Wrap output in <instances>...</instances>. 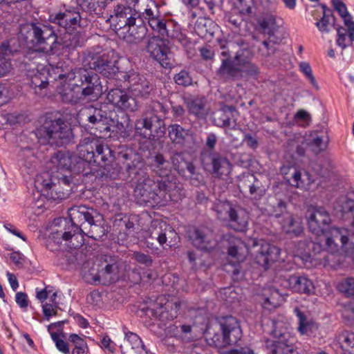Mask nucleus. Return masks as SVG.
<instances>
[{
	"label": "nucleus",
	"instance_id": "nucleus-29",
	"mask_svg": "<svg viewBox=\"0 0 354 354\" xmlns=\"http://www.w3.org/2000/svg\"><path fill=\"white\" fill-rule=\"evenodd\" d=\"M98 222V220L95 221V219H93V222H91V223L86 226H84L82 229L84 230V232H79L78 233V236H80L81 240L77 241V243L74 242L75 240H72V242H70L71 245L77 248L83 244L82 233L94 240L104 241L106 238L107 230L105 229L104 223H97Z\"/></svg>",
	"mask_w": 354,
	"mask_h": 354
},
{
	"label": "nucleus",
	"instance_id": "nucleus-55",
	"mask_svg": "<svg viewBox=\"0 0 354 354\" xmlns=\"http://www.w3.org/2000/svg\"><path fill=\"white\" fill-rule=\"evenodd\" d=\"M277 50L275 44L269 39L261 42L258 48L259 55L264 58L273 55Z\"/></svg>",
	"mask_w": 354,
	"mask_h": 354
},
{
	"label": "nucleus",
	"instance_id": "nucleus-13",
	"mask_svg": "<svg viewBox=\"0 0 354 354\" xmlns=\"http://www.w3.org/2000/svg\"><path fill=\"white\" fill-rule=\"evenodd\" d=\"M201 164L206 171L218 178L227 176L232 169V165L227 158L216 151L202 153Z\"/></svg>",
	"mask_w": 354,
	"mask_h": 354
},
{
	"label": "nucleus",
	"instance_id": "nucleus-25",
	"mask_svg": "<svg viewBox=\"0 0 354 354\" xmlns=\"http://www.w3.org/2000/svg\"><path fill=\"white\" fill-rule=\"evenodd\" d=\"M190 238L193 245L201 250H209L216 244L214 231L207 226L195 228Z\"/></svg>",
	"mask_w": 354,
	"mask_h": 354
},
{
	"label": "nucleus",
	"instance_id": "nucleus-39",
	"mask_svg": "<svg viewBox=\"0 0 354 354\" xmlns=\"http://www.w3.org/2000/svg\"><path fill=\"white\" fill-rule=\"evenodd\" d=\"M185 102L190 114L198 118H203L207 115L205 102L202 98H187Z\"/></svg>",
	"mask_w": 354,
	"mask_h": 354
},
{
	"label": "nucleus",
	"instance_id": "nucleus-51",
	"mask_svg": "<svg viewBox=\"0 0 354 354\" xmlns=\"http://www.w3.org/2000/svg\"><path fill=\"white\" fill-rule=\"evenodd\" d=\"M313 183V180L311 179V176L308 172H305L302 175L300 171L294 169L292 174V182L290 183L296 187H301L305 185H310Z\"/></svg>",
	"mask_w": 354,
	"mask_h": 354
},
{
	"label": "nucleus",
	"instance_id": "nucleus-2",
	"mask_svg": "<svg viewBox=\"0 0 354 354\" xmlns=\"http://www.w3.org/2000/svg\"><path fill=\"white\" fill-rule=\"evenodd\" d=\"M129 174L134 172V197L140 204L165 205L171 201L169 194V184L165 180H156L151 178L148 174L147 167L141 162L134 161L127 164Z\"/></svg>",
	"mask_w": 354,
	"mask_h": 354
},
{
	"label": "nucleus",
	"instance_id": "nucleus-47",
	"mask_svg": "<svg viewBox=\"0 0 354 354\" xmlns=\"http://www.w3.org/2000/svg\"><path fill=\"white\" fill-rule=\"evenodd\" d=\"M259 26L264 34L272 35L277 28L276 17L272 14H267L258 21Z\"/></svg>",
	"mask_w": 354,
	"mask_h": 354
},
{
	"label": "nucleus",
	"instance_id": "nucleus-20",
	"mask_svg": "<svg viewBox=\"0 0 354 354\" xmlns=\"http://www.w3.org/2000/svg\"><path fill=\"white\" fill-rule=\"evenodd\" d=\"M146 50L150 56L158 62L164 68L170 67V50L166 44L165 39L160 36L150 37L146 44Z\"/></svg>",
	"mask_w": 354,
	"mask_h": 354
},
{
	"label": "nucleus",
	"instance_id": "nucleus-63",
	"mask_svg": "<svg viewBox=\"0 0 354 354\" xmlns=\"http://www.w3.org/2000/svg\"><path fill=\"white\" fill-rule=\"evenodd\" d=\"M225 19L232 29H239L243 21L241 15L234 14L225 15Z\"/></svg>",
	"mask_w": 354,
	"mask_h": 354
},
{
	"label": "nucleus",
	"instance_id": "nucleus-26",
	"mask_svg": "<svg viewBox=\"0 0 354 354\" xmlns=\"http://www.w3.org/2000/svg\"><path fill=\"white\" fill-rule=\"evenodd\" d=\"M281 286L300 294L310 295L314 290L313 282L304 275H290L281 281Z\"/></svg>",
	"mask_w": 354,
	"mask_h": 354
},
{
	"label": "nucleus",
	"instance_id": "nucleus-54",
	"mask_svg": "<svg viewBox=\"0 0 354 354\" xmlns=\"http://www.w3.org/2000/svg\"><path fill=\"white\" fill-rule=\"evenodd\" d=\"M324 11L322 19L316 23V26L322 32H328L330 30L329 26L332 24L330 19L334 20V16L331 11L323 6Z\"/></svg>",
	"mask_w": 354,
	"mask_h": 354
},
{
	"label": "nucleus",
	"instance_id": "nucleus-24",
	"mask_svg": "<svg viewBox=\"0 0 354 354\" xmlns=\"http://www.w3.org/2000/svg\"><path fill=\"white\" fill-rule=\"evenodd\" d=\"M106 100L115 108L124 111L134 112L138 109L135 97L130 96L123 89H111L106 95Z\"/></svg>",
	"mask_w": 354,
	"mask_h": 354
},
{
	"label": "nucleus",
	"instance_id": "nucleus-19",
	"mask_svg": "<svg viewBox=\"0 0 354 354\" xmlns=\"http://www.w3.org/2000/svg\"><path fill=\"white\" fill-rule=\"evenodd\" d=\"M176 234L174 229L165 222L153 221L149 230V235L146 237L147 248L151 250H158L156 242L165 248L168 237Z\"/></svg>",
	"mask_w": 354,
	"mask_h": 354
},
{
	"label": "nucleus",
	"instance_id": "nucleus-40",
	"mask_svg": "<svg viewBox=\"0 0 354 354\" xmlns=\"http://www.w3.org/2000/svg\"><path fill=\"white\" fill-rule=\"evenodd\" d=\"M283 230L288 234L295 236H299L303 232L301 223L295 220L292 215L288 214L286 217L281 221Z\"/></svg>",
	"mask_w": 354,
	"mask_h": 354
},
{
	"label": "nucleus",
	"instance_id": "nucleus-44",
	"mask_svg": "<svg viewBox=\"0 0 354 354\" xmlns=\"http://www.w3.org/2000/svg\"><path fill=\"white\" fill-rule=\"evenodd\" d=\"M62 97L64 102L71 104H77L86 100L81 88L68 86L63 91Z\"/></svg>",
	"mask_w": 354,
	"mask_h": 354
},
{
	"label": "nucleus",
	"instance_id": "nucleus-12",
	"mask_svg": "<svg viewBox=\"0 0 354 354\" xmlns=\"http://www.w3.org/2000/svg\"><path fill=\"white\" fill-rule=\"evenodd\" d=\"M140 12H143L140 8H138L139 15L134 19L130 20V22L122 28L115 30L116 35L130 44H137L142 41L145 37L147 28L145 25V21H147Z\"/></svg>",
	"mask_w": 354,
	"mask_h": 354
},
{
	"label": "nucleus",
	"instance_id": "nucleus-43",
	"mask_svg": "<svg viewBox=\"0 0 354 354\" xmlns=\"http://www.w3.org/2000/svg\"><path fill=\"white\" fill-rule=\"evenodd\" d=\"M151 165L160 176H167L170 172L169 162L160 153L153 157Z\"/></svg>",
	"mask_w": 354,
	"mask_h": 354
},
{
	"label": "nucleus",
	"instance_id": "nucleus-4",
	"mask_svg": "<svg viewBox=\"0 0 354 354\" xmlns=\"http://www.w3.org/2000/svg\"><path fill=\"white\" fill-rule=\"evenodd\" d=\"M77 158L82 161V171L84 170L86 164H94L102 167L107 171L106 175L111 178L118 177L120 168H113V171L109 170L106 161L112 157V150L107 146L99 144L98 142L91 138H85L80 141L77 147Z\"/></svg>",
	"mask_w": 354,
	"mask_h": 354
},
{
	"label": "nucleus",
	"instance_id": "nucleus-45",
	"mask_svg": "<svg viewBox=\"0 0 354 354\" xmlns=\"http://www.w3.org/2000/svg\"><path fill=\"white\" fill-rule=\"evenodd\" d=\"M64 322H58L48 325V330L50 333L52 339L55 344L57 348L64 354H70L69 344L64 339L59 337L57 333L51 332V330L56 327H61Z\"/></svg>",
	"mask_w": 354,
	"mask_h": 354
},
{
	"label": "nucleus",
	"instance_id": "nucleus-23",
	"mask_svg": "<svg viewBox=\"0 0 354 354\" xmlns=\"http://www.w3.org/2000/svg\"><path fill=\"white\" fill-rule=\"evenodd\" d=\"M50 21L64 28L66 32H69L80 26L81 16L76 8H64L55 15H51Z\"/></svg>",
	"mask_w": 354,
	"mask_h": 354
},
{
	"label": "nucleus",
	"instance_id": "nucleus-8",
	"mask_svg": "<svg viewBox=\"0 0 354 354\" xmlns=\"http://www.w3.org/2000/svg\"><path fill=\"white\" fill-rule=\"evenodd\" d=\"M71 225L64 232H57V238L62 236L64 241L77 240L79 232H84V226H86L93 219L99 216L98 212L93 207L86 205H73L68 210Z\"/></svg>",
	"mask_w": 354,
	"mask_h": 354
},
{
	"label": "nucleus",
	"instance_id": "nucleus-28",
	"mask_svg": "<svg viewBox=\"0 0 354 354\" xmlns=\"http://www.w3.org/2000/svg\"><path fill=\"white\" fill-rule=\"evenodd\" d=\"M52 162L57 169H66L80 173L82 171V162L75 154L68 151H59L52 158Z\"/></svg>",
	"mask_w": 354,
	"mask_h": 354
},
{
	"label": "nucleus",
	"instance_id": "nucleus-41",
	"mask_svg": "<svg viewBox=\"0 0 354 354\" xmlns=\"http://www.w3.org/2000/svg\"><path fill=\"white\" fill-rule=\"evenodd\" d=\"M306 142L310 149L316 155L325 150L327 147V141L324 140V136L316 132L310 134Z\"/></svg>",
	"mask_w": 354,
	"mask_h": 354
},
{
	"label": "nucleus",
	"instance_id": "nucleus-58",
	"mask_svg": "<svg viewBox=\"0 0 354 354\" xmlns=\"http://www.w3.org/2000/svg\"><path fill=\"white\" fill-rule=\"evenodd\" d=\"M337 288L347 297H354V277L346 278L338 284Z\"/></svg>",
	"mask_w": 354,
	"mask_h": 354
},
{
	"label": "nucleus",
	"instance_id": "nucleus-34",
	"mask_svg": "<svg viewBox=\"0 0 354 354\" xmlns=\"http://www.w3.org/2000/svg\"><path fill=\"white\" fill-rule=\"evenodd\" d=\"M248 213L242 208L234 207L227 221L229 226L237 232H245L248 224Z\"/></svg>",
	"mask_w": 354,
	"mask_h": 354
},
{
	"label": "nucleus",
	"instance_id": "nucleus-49",
	"mask_svg": "<svg viewBox=\"0 0 354 354\" xmlns=\"http://www.w3.org/2000/svg\"><path fill=\"white\" fill-rule=\"evenodd\" d=\"M233 208L234 207L230 203L221 201L215 202L212 207L217 218L223 221H227Z\"/></svg>",
	"mask_w": 354,
	"mask_h": 354
},
{
	"label": "nucleus",
	"instance_id": "nucleus-52",
	"mask_svg": "<svg viewBox=\"0 0 354 354\" xmlns=\"http://www.w3.org/2000/svg\"><path fill=\"white\" fill-rule=\"evenodd\" d=\"M68 340L74 346L72 354H87L88 347L85 340L76 334H71Z\"/></svg>",
	"mask_w": 354,
	"mask_h": 354
},
{
	"label": "nucleus",
	"instance_id": "nucleus-37",
	"mask_svg": "<svg viewBox=\"0 0 354 354\" xmlns=\"http://www.w3.org/2000/svg\"><path fill=\"white\" fill-rule=\"evenodd\" d=\"M294 312L298 318V330L301 335H312L317 330V324L312 320L308 319L305 314L298 308H295Z\"/></svg>",
	"mask_w": 354,
	"mask_h": 354
},
{
	"label": "nucleus",
	"instance_id": "nucleus-32",
	"mask_svg": "<svg viewBox=\"0 0 354 354\" xmlns=\"http://www.w3.org/2000/svg\"><path fill=\"white\" fill-rule=\"evenodd\" d=\"M86 116L90 123L95 126L100 133H108L111 129L109 127L110 117L106 110L97 108H90L86 111Z\"/></svg>",
	"mask_w": 354,
	"mask_h": 354
},
{
	"label": "nucleus",
	"instance_id": "nucleus-59",
	"mask_svg": "<svg viewBox=\"0 0 354 354\" xmlns=\"http://www.w3.org/2000/svg\"><path fill=\"white\" fill-rule=\"evenodd\" d=\"M220 323H221V317H218L216 319V320L214 322L209 323L207 325V326L205 329V335L207 340L209 342V344L210 345H213L216 347H220V346L216 342V340H215L216 339L213 338L212 337H210L209 335H210V332L213 330H214L215 333H216L217 335L221 336L222 330L217 329L218 330H216V329H214V327H215V326H216L217 324L218 325Z\"/></svg>",
	"mask_w": 354,
	"mask_h": 354
},
{
	"label": "nucleus",
	"instance_id": "nucleus-1",
	"mask_svg": "<svg viewBox=\"0 0 354 354\" xmlns=\"http://www.w3.org/2000/svg\"><path fill=\"white\" fill-rule=\"evenodd\" d=\"M221 49V65L218 70L220 76L239 80L243 73L254 78H257L259 68L250 61L254 57V52L250 43L239 35L228 40H219Z\"/></svg>",
	"mask_w": 354,
	"mask_h": 354
},
{
	"label": "nucleus",
	"instance_id": "nucleus-33",
	"mask_svg": "<svg viewBox=\"0 0 354 354\" xmlns=\"http://www.w3.org/2000/svg\"><path fill=\"white\" fill-rule=\"evenodd\" d=\"M88 67H80L71 69L68 72L59 75V79L63 80L68 86L81 88L84 80L89 72Z\"/></svg>",
	"mask_w": 354,
	"mask_h": 354
},
{
	"label": "nucleus",
	"instance_id": "nucleus-57",
	"mask_svg": "<svg viewBox=\"0 0 354 354\" xmlns=\"http://www.w3.org/2000/svg\"><path fill=\"white\" fill-rule=\"evenodd\" d=\"M48 85V80L46 73L37 71L31 78V86L34 88H45Z\"/></svg>",
	"mask_w": 354,
	"mask_h": 354
},
{
	"label": "nucleus",
	"instance_id": "nucleus-53",
	"mask_svg": "<svg viewBox=\"0 0 354 354\" xmlns=\"http://www.w3.org/2000/svg\"><path fill=\"white\" fill-rule=\"evenodd\" d=\"M342 348L349 354H354V333L344 331L339 335Z\"/></svg>",
	"mask_w": 354,
	"mask_h": 354
},
{
	"label": "nucleus",
	"instance_id": "nucleus-30",
	"mask_svg": "<svg viewBox=\"0 0 354 354\" xmlns=\"http://www.w3.org/2000/svg\"><path fill=\"white\" fill-rule=\"evenodd\" d=\"M81 91L85 99L97 100L102 93V86L99 76L93 71H89L86 79L81 86Z\"/></svg>",
	"mask_w": 354,
	"mask_h": 354
},
{
	"label": "nucleus",
	"instance_id": "nucleus-64",
	"mask_svg": "<svg viewBox=\"0 0 354 354\" xmlns=\"http://www.w3.org/2000/svg\"><path fill=\"white\" fill-rule=\"evenodd\" d=\"M123 354H148L142 342L137 346H124Z\"/></svg>",
	"mask_w": 354,
	"mask_h": 354
},
{
	"label": "nucleus",
	"instance_id": "nucleus-46",
	"mask_svg": "<svg viewBox=\"0 0 354 354\" xmlns=\"http://www.w3.org/2000/svg\"><path fill=\"white\" fill-rule=\"evenodd\" d=\"M322 242H323V239L322 237L319 236L318 238H316L315 241H300L299 246L304 249L305 254L308 255L313 254L316 255L320 254L322 252H324Z\"/></svg>",
	"mask_w": 354,
	"mask_h": 354
},
{
	"label": "nucleus",
	"instance_id": "nucleus-61",
	"mask_svg": "<svg viewBox=\"0 0 354 354\" xmlns=\"http://www.w3.org/2000/svg\"><path fill=\"white\" fill-rule=\"evenodd\" d=\"M272 214L276 217L279 218L281 216L287 215L286 203L281 199H274L272 202Z\"/></svg>",
	"mask_w": 354,
	"mask_h": 354
},
{
	"label": "nucleus",
	"instance_id": "nucleus-50",
	"mask_svg": "<svg viewBox=\"0 0 354 354\" xmlns=\"http://www.w3.org/2000/svg\"><path fill=\"white\" fill-rule=\"evenodd\" d=\"M168 131L169 136L172 142L177 144L183 142L185 137L188 135V130L177 124L169 125Z\"/></svg>",
	"mask_w": 354,
	"mask_h": 354
},
{
	"label": "nucleus",
	"instance_id": "nucleus-14",
	"mask_svg": "<svg viewBox=\"0 0 354 354\" xmlns=\"http://www.w3.org/2000/svg\"><path fill=\"white\" fill-rule=\"evenodd\" d=\"M120 82L127 83V88L133 95L138 97L147 98L153 90V85L142 75L130 70L125 74H121Z\"/></svg>",
	"mask_w": 354,
	"mask_h": 354
},
{
	"label": "nucleus",
	"instance_id": "nucleus-62",
	"mask_svg": "<svg viewBox=\"0 0 354 354\" xmlns=\"http://www.w3.org/2000/svg\"><path fill=\"white\" fill-rule=\"evenodd\" d=\"M174 82L179 86H188L192 84V78L188 71H180L174 77Z\"/></svg>",
	"mask_w": 354,
	"mask_h": 354
},
{
	"label": "nucleus",
	"instance_id": "nucleus-11",
	"mask_svg": "<svg viewBox=\"0 0 354 354\" xmlns=\"http://www.w3.org/2000/svg\"><path fill=\"white\" fill-rule=\"evenodd\" d=\"M214 329L222 330L221 336L217 335L213 330L209 335L216 339V342L220 348L236 344L243 335L239 320L232 316L221 317V323L215 326Z\"/></svg>",
	"mask_w": 354,
	"mask_h": 354
},
{
	"label": "nucleus",
	"instance_id": "nucleus-27",
	"mask_svg": "<svg viewBox=\"0 0 354 354\" xmlns=\"http://www.w3.org/2000/svg\"><path fill=\"white\" fill-rule=\"evenodd\" d=\"M236 109L233 106H226L223 111L214 115V121L217 127L224 128L225 134L232 138L231 130H236L237 127V118L234 117L233 113Z\"/></svg>",
	"mask_w": 354,
	"mask_h": 354
},
{
	"label": "nucleus",
	"instance_id": "nucleus-17",
	"mask_svg": "<svg viewBox=\"0 0 354 354\" xmlns=\"http://www.w3.org/2000/svg\"><path fill=\"white\" fill-rule=\"evenodd\" d=\"M171 162L178 174L189 179L193 185L198 186L203 183V176L197 172L192 162L186 160L183 153H174L171 157Z\"/></svg>",
	"mask_w": 354,
	"mask_h": 354
},
{
	"label": "nucleus",
	"instance_id": "nucleus-31",
	"mask_svg": "<svg viewBox=\"0 0 354 354\" xmlns=\"http://www.w3.org/2000/svg\"><path fill=\"white\" fill-rule=\"evenodd\" d=\"M259 245L260 248L257 251V262L267 269L270 263L279 261L280 250L277 246L267 242L263 241Z\"/></svg>",
	"mask_w": 354,
	"mask_h": 354
},
{
	"label": "nucleus",
	"instance_id": "nucleus-6",
	"mask_svg": "<svg viewBox=\"0 0 354 354\" xmlns=\"http://www.w3.org/2000/svg\"><path fill=\"white\" fill-rule=\"evenodd\" d=\"M167 113L164 105L158 101L152 102L135 122V129L138 133L144 137L153 136L160 138L166 131L162 117Z\"/></svg>",
	"mask_w": 354,
	"mask_h": 354
},
{
	"label": "nucleus",
	"instance_id": "nucleus-7",
	"mask_svg": "<svg viewBox=\"0 0 354 354\" xmlns=\"http://www.w3.org/2000/svg\"><path fill=\"white\" fill-rule=\"evenodd\" d=\"M39 142L43 145L60 146L71 138L72 130L69 124L62 118H47L35 131Z\"/></svg>",
	"mask_w": 354,
	"mask_h": 354
},
{
	"label": "nucleus",
	"instance_id": "nucleus-22",
	"mask_svg": "<svg viewBox=\"0 0 354 354\" xmlns=\"http://www.w3.org/2000/svg\"><path fill=\"white\" fill-rule=\"evenodd\" d=\"M180 308V303L178 301L167 302L164 305L153 304L147 308V313L166 325L168 322L177 317Z\"/></svg>",
	"mask_w": 354,
	"mask_h": 354
},
{
	"label": "nucleus",
	"instance_id": "nucleus-18",
	"mask_svg": "<svg viewBox=\"0 0 354 354\" xmlns=\"http://www.w3.org/2000/svg\"><path fill=\"white\" fill-rule=\"evenodd\" d=\"M306 216L308 229L312 233L319 236L326 232L331 219L324 207H311L308 209Z\"/></svg>",
	"mask_w": 354,
	"mask_h": 354
},
{
	"label": "nucleus",
	"instance_id": "nucleus-5",
	"mask_svg": "<svg viewBox=\"0 0 354 354\" xmlns=\"http://www.w3.org/2000/svg\"><path fill=\"white\" fill-rule=\"evenodd\" d=\"M19 39L29 48L46 53H54L57 37L54 28L41 24H27L20 26Z\"/></svg>",
	"mask_w": 354,
	"mask_h": 354
},
{
	"label": "nucleus",
	"instance_id": "nucleus-3",
	"mask_svg": "<svg viewBox=\"0 0 354 354\" xmlns=\"http://www.w3.org/2000/svg\"><path fill=\"white\" fill-rule=\"evenodd\" d=\"M142 3L146 6L143 9L142 17L153 31L158 34L162 39H171L177 41L183 46L190 44L187 35L182 32L178 24L171 20H167L160 15L158 6L152 0H141Z\"/></svg>",
	"mask_w": 354,
	"mask_h": 354
},
{
	"label": "nucleus",
	"instance_id": "nucleus-42",
	"mask_svg": "<svg viewBox=\"0 0 354 354\" xmlns=\"http://www.w3.org/2000/svg\"><path fill=\"white\" fill-rule=\"evenodd\" d=\"M334 209L342 216L354 212V200L348 196H339L334 203Z\"/></svg>",
	"mask_w": 354,
	"mask_h": 354
},
{
	"label": "nucleus",
	"instance_id": "nucleus-10",
	"mask_svg": "<svg viewBox=\"0 0 354 354\" xmlns=\"http://www.w3.org/2000/svg\"><path fill=\"white\" fill-rule=\"evenodd\" d=\"M82 65L91 70H94L109 79L121 81L126 72L120 71L118 61L111 58L109 54L97 55L93 53L85 54Z\"/></svg>",
	"mask_w": 354,
	"mask_h": 354
},
{
	"label": "nucleus",
	"instance_id": "nucleus-38",
	"mask_svg": "<svg viewBox=\"0 0 354 354\" xmlns=\"http://www.w3.org/2000/svg\"><path fill=\"white\" fill-rule=\"evenodd\" d=\"M263 297V307L268 310L276 308L283 301L282 295L274 288H269L265 290Z\"/></svg>",
	"mask_w": 354,
	"mask_h": 354
},
{
	"label": "nucleus",
	"instance_id": "nucleus-35",
	"mask_svg": "<svg viewBox=\"0 0 354 354\" xmlns=\"http://www.w3.org/2000/svg\"><path fill=\"white\" fill-rule=\"evenodd\" d=\"M239 188H249L250 194L254 198H261L265 193V189L261 182L253 174H247L240 179Z\"/></svg>",
	"mask_w": 354,
	"mask_h": 354
},
{
	"label": "nucleus",
	"instance_id": "nucleus-60",
	"mask_svg": "<svg viewBox=\"0 0 354 354\" xmlns=\"http://www.w3.org/2000/svg\"><path fill=\"white\" fill-rule=\"evenodd\" d=\"M19 53L17 48H13L10 41H5L0 46V57L5 58V60L10 62L11 57Z\"/></svg>",
	"mask_w": 354,
	"mask_h": 354
},
{
	"label": "nucleus",
	"instance_id": "nucleus-21",
	"mask_svg": "<svg viewBox=\"0 0 354 354\" xmlns=\"http://www.w3.org/2000/svg\"><path fill=\"white\" fill-rule=\"evenodd\" d=\"M139 2L140 0H138V9L140 8ZM138 15V10L137 11L135 10L133 12L130 6L122 3H117L113 6L106 22H109L115 31L127 25L130 22V20L134 19Z\"/></svg>",
	"mask_w": 354,
	"mask_h": 354
},
{
	"label": "nucleus",
	"instance_id": "nucleus-56",
	"mask_svg": "<svg viewBox=\"0 0 354 354\" xmlns=\"http://www.w3.org/2000/svg\"><path fill=\"white\" fill-rule=\"evenodd\" d=\"M44 186L47 196L53 200H63L68 196V193L59 191L58 186L54 183H47Z\"/></svg>",
	"mask_w": 354,
	"mask_h": 354
},
{
	"label": "nucleus",
	"instance_id": "nucleus-16",
	"mask_svg": "<svg viewBox=\"0 0 354 354\" xmlns=\"http://www.w3.org/2000/svg\"><path fill=\"white\" fill-rule=\"evenodd\" d=\"M272 335L275 339H268L266 342V348L270 354H292L295 339L290 333L286 330H278L275 328L272 330Z\"/></svg>",
	"mask_w": 354,
	"mask_h": 354
},
{
	"label": "nucleus",
	"instance_id": "nucleus-36",
	"mask_svg": "<svg viewBox=\"0 0 354 354\" xmlns=\"http://www.w3.org/2000/svg\"><path fill=\"white\" fill-rule=\"evenodd\" d=\"M227 252L229 261L234 266V270L232 271L233 275L236 277L240 271L236 265L245 259L248 252L247 248L241 241H239L237 245L229 247Z\"/></svg>",
	"mask_w": 354,
	"mask_h": 354
},
{
	"label": "nucleus",
	"instance_id": "nucleus-48",
	"mask_svg": "<svg viewBox=\"0 0 354 354\" xmlns=\"http://www.w3.org/2000/svg\"><path fill=\"white\" fill-rule=\"evenodd\" d=\"M214 26L213 21L205 17H199L194 24V31L201 37H205L208 34H212L211 27Z\"/></svg>",
	"mask_w": 354,
	"mask_h": 354
},
{
	"label": "nucleus",
	"instance_id": "nucleus-9",
	"mask_svg": "<svg viewBox=\"0 0 354 354\" xmlns=\"http://www.w3.org/2000/svg\"><path fill=\"white\" fill-rule=\"evenodd\" d=\"M118 270L115 259L111 256L102 255L97 259V263L87 262L81 272L84 281L91 284L102 282L106 283L113 280L112 274Z\"/></svg>",
	"mask_w": 354,
	"mask_h": 354
},
{
	"label": "nucleus",
	"instance_id": "nucleus-15",
	"mask_svg": "<svg viewBox=\"0 0 354 354\" xmlns=\"http://www.w3.org/2000/svg\"><path fill=\"white\" fill-rule=\"evenodd\" d=\"M331 236L327 235L326 232L322 236L323 242L325 243L326 249L330 254H324L323 260L324 263H329L331 261L330 257L334 255V253L338 251V245L336 243L337 241H339L342 245V247L346 251L347 244H349V241L353 240L354 233L350 234L346 229H339L337 227H333L330 229Z\"/></svg>",
	"mask_w": 354,
	"mask_h": 354
}]
</instances>
